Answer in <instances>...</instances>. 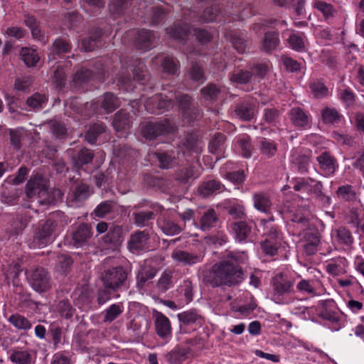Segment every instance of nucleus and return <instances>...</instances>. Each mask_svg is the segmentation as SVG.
Masks as SVG:
<instances>
[{"label":"nucleus","mask_w":364,"mask_h":364,"mask_svg":"<svg viewBox=\"0 0 364 364\" xmlns=\"http://www.w3.org/2000/svg\"><path fill=\"white\" fill-rule=\"evenodd\" d=\"M243 260L242 255L228 253L224 260L203 272V282L213 288L238 285L244 280V272L240 266Z\"/></svg>","instance_id":"nucleus-1"},{"label":"nucleus","mask_w":364,"mask_h":364,"mask_svg":"<svg viewBox=\"0 0 364 364\" xmlns=\"http://www.w3.org/2000/svg\"><path fill=\"white\" fill-rule=\"evenodd\" d=\"M25 274L29 286L37 293H46L52 289V277L46 268L40 266L32 267L26 270Z\"/></svg>","instance_id":"nucleus-2"},{"label":"nucleus","mask_w":364,"mask_h":364,"mask_svg":"<svg viewBox=\"0 0 364 364\" xmlns=\"http://www.w3.org/2000/svg\"><path fill=\"white\" fill-rule=\"evenodd\" d=\"M128 68L132 72V75L129 73L125 74L122 72L118 78V84L124 87L126 90H128L131 87L132 80L137 81L141 85H145L149 81V73L145 64L140 59L133 60L127 69L128 70Z\"/></svg>","instance_id":"nucleus-3"},{"label":"nucleus","mask_w":364,"mask_h":364,"mask_svg":"<svg viewBox=\"0 0 364 364\" xmlns=\"http://www.w3.org/2000/svg\"><path fill=\"white\" fill-rule=\"evenodd\" d=\"M176 127L168 119L156 121H149L141 124V133L147 140H154L160 136H164L175 132Z\"/></svg>","instance_id":"nucleus-4"},{"label":"nucleus","mask_w":364,"mask_h":364,"mask_svg":"<svg viewBox=\"0 0 364 364\" xmlns=\"http://www.w3.org/2000/svg\"><path fill=\"white\" fill-rule=\"evenodd\" d=\"M175 99L185 122L191 124L202 118L203 110L191 96L188 94H180L176 95Z\"/></svg>","instance_id":"nucleus-5"},{"label":"nucleus","mask_w":364,"mask_h":364,"mask_svg":"<svg viewBox=\"0 0 364 364\" xmlns=\"http://www.w3.org/2000/svg\"><path fill=\"white\" fill-rule=\"evenodd\" d=\"M128 273L122 266H117L109 268L102 274L101 279L103 285L117 291L122 288H126Z\"/></svg>","instance_id":"nucleus-6"},{"label":"nucleus","mask_w":364,"mask_h":364,"mask_svg":"<svg viewBox=\"0 0 364 364\" xmlns=\"http://www.w3.org/2000/svg\"><path fill=\"white\" fill-rule=\"evenodd\" d=\"M56 222L51 219H48L43 223H40L36 229L33 237V244L35 247L42 248L51 243L52 234L56 228Z\"/></svg>","instance_id":"nucleus-7"},{"label":"nucleus","mask_w":364,"mask_h":364,"mask_svg":"<svg viewBox=\"0 0 364 364\" xmlns=\"http://www.w3.org/2000/svg\"><path fill=\"white\" fill-rule=\"evenodd\" d=\"M302 240L305 242L304 250L307 255H314L318 251V247L321 243V233L315 225L304 229Z\"/></svg>","instance_id":"nucleus-8"},{"label":"nucleus","mask_w":364,"mask_h":364,"mask_svg":"<svg viewBox=\"0 0 364 364\" xmlns=\"http://www.w3.org/2000/svg\"><path fill=\"white\" fill-rule=\"evenodd\" d=\"M152 210H139L132 213L134 224L140 228L149 227L155 219L156 213H161L164 208L158 203L152 204L150 206Z\"/></svg>","instance_id":"nucleus-9"},{"label":"nucleus","mask_w":364,"mask_h":364,"mask_svg":"<svg viewBox=\"0 0 364 364\" xmlns=\"http://www.w3.org/2000/svg\"><path fill=\"white\" fill-rule=\"evenodd\" d=\"M173 106V100L163 94L155 95L149 98L145 104L146 110L152 114L162 113Z\"/></svg>","instance_id":"nucleus-10"},{"label":"nucleus","mask_w":364,"mask_h":364,"mask_svg":"<svg viewBox=\"0 0 364 364\" xmlns=\"http://www.w3.org/2000/svg\"><path fill=\"white\" fill-rule=\"evenodd\" d=\"M73 152L71 157L73 168L76 171H85V166L92 164L95 158L94 151L85 146L78 150H73Z\"/></svg>","instance_id":"nucleus-11"},{"label":"nucleus","mask_w":364,"mask_h":364,"mask_svg":"<svg viewBox=\"0 0 364 364\" xmlns=\"http://www.w3.org/2000/svg\"><path fill=\"white\" fill-rule=\"evenodd\" d=\"M234 113L235 116L243 122H250L256 114V102L245 98L235 105Z\"/></svg>","instance_id":"nucleus-12"},{"label":"nucleus","mask_w":364,"mask_h":364,"mask_svg":"<svg viewBox=\"0 0 364 364\" xmlns=\"http://www.w3.org/2000/svg\"><path fill=\"white\" fill-rule=\"evenodd\" d=\"M150 235L146 230H136L131 234L127 248L132 252H139L148 248Z\"/></svg>","instance_id":"nucleus-13"},{"label":"nucleus","mask_w":364,"mask_h":364,"mask_svg":"<svg viewBox=\"0 0 364 364\" xmlns=\"http://www.w3.org/2000/svg\"><path fill=\"white\" fill-rule=\"evenodd\" d=\"M71 50L72 45L69 41L63 38H58L48 48V60L52 61L63 58L65 54L70 53Z\"/></svg>","instance_id":"nucleus-14"},{"label":"nucleus","mask_w":364,"mask_h":364,"mask_svg":"<svg viewBox=\"0 0 364 364\" xmlns=\"http://www.w3.org/2000/svg\"><path fill=\"white\" fill-rule=\"evenodd\" d=\"M124 239V234L122 226L114 224H112L107 234L102 237L103 243L113 249L121 246Z\"/></svg>","instance_id":"nucleus-15"},{"label":"nucleus","mask_w":364,"mask_h":364,"mask_svg":"<svg viewBox=\"0 0 364 364\" xmlns=\"http://www.w3.org/2000/svg\"><path fill=\"white\" fill-rule=\"evenodd\" d=\"M172 259L184 266H193L203 262V256L186 250H174L171 254Z\"/></svg>","instance_id":"nucleus-16"},{"label":"nucleus","mask_w":364,"mask_h":364,"mask_svg":"<svg viewBox=\"0 0 364 364\" xmlns=\"http://www.w3.org/2000/svg\"><path fill=\"white\" fill-rule=\"evenodd\" d=\"M159 228L167 236H174L180 234L183 228L172 218L166 215H161L156 221Z\"/></svg>","instance_id":"nucleus-17"},{"label":"nucleus","mask_w":364,"mask_h":364,"mask_svg":"<svg viewBox=\"0 0 364 364\" xmlns=\"http://www.w3.org/2000/svg\"><path fill=\"white\" fill-rule=\"evenodd\" d=\"M230 232L239 242H246L252 232L251 226L245 220H237L229 224Z\"/></svg>","instance_id":"nucleus-18"},{"label":"nucleus","mask_w":364,"mask_h":364,"mask_svg":"<svg viewBox=\"0 0 364 364\" xmlns=\"http://www.w3.org/2000/svg\"><path fill=\"white\" fill-rule=\"evenodd\" d=\"M294 281L288 279L282 273L275 275L272 278L274 294L283 296L293 291Z\"/></svg>","instance_id":"nucleus-19"},{"label":"nucleus","mask_w":364,"mask_h":364,"mask_svg":"<svg viewBox=\"0 0 364 364\" xmlns=\"http://www.w3.org/2000/svg\"><path fill=\"white\" fill-rule=\"evenodd\" d=\"M155 156L160 168L170 169L178 164V154L176 151H160L156 152Z\"/></svg>","instance_id":"nucleus-20"},{"label":"nucleus","mask_w":364,"mask_h":364,"mask_svg":"<svg viewBox=\"0 0 364 364\" xmlns=\"http://www.w3.org/2000/svg\"><path fill=\"white\" fill-rule=\"evenodd\" d=\"M288 114L291 122L294 127L305 129L309 126L310 116L301 107L291 108Z\"/></svg>","instance_id":"nucleus-21"},{"label":"nucleus","mask_w":364,"mask_h":364,"mask_svg":"<svg viewBox=\"0 0 364 364\" xmlns=\"http://www.w3.org/2000/svg\"><path fill=\"white\" fill-rule=\"evenodd\" d=\"M154 326L156 332L161 338L167 339L171 336L172 332L171 322L162 313H156Z\"/></svg>","instance_id":"nucleus-22"},{"label":"nucleus","mask_w":364,"mask_h":364,"mask_svg":"<svg viewBox=\"0 0 364 364\" xmlns=\"http://www.w3.org/2000/svg\"><path fill=\"white\" fill-rule=\"evenodd\" d=\"M92 236V228L85 223L80 224L73 232L72 241L75 247L85 244Z\"/></svg>","instance_id":"nucleus-23"},{"label":"nucleus","mask_w":364,"mask_h":364,"mask_svg":"<svg viewBox=\"0 0 364 364\" xmlns=\"http://www.w3.org/2000/svg\"><path fill=\"white\" fill-rule=\"evenodd\" d=\"M279 38L277 31H269L264 33L259 44V49L264 53H270L279 45Z\"/></svg>","instance_id":"nucleus-24"},{"label":"nucleus","mask_w":364,"mask_h":364,"mask_svg":"<svg viewBox=\"0 0 364 364\" xmlns=\"http://www.w3.org/2000/svg\"><path fill=\"white\" fill-rule=\"evenodd\" d=\"M9 358L13 364H32V350L30 349L14 348L9 352Z\"/></svg>","instance_id":"nucleus-25"},{"label":"nucleus","mask_w":364,"mask_h":364,"mask_svg":"<svg viewBox=\"0 0 364 364\" xmlns=\"http://www.w3.org/2000/svg\"><path fill=\"white\" fill-rule=\"evenodd\" d=\"M154 39L153 32L145 28L138 30L134 37L136 48L141 50H149L152 46Z\"/></svg>","instance_id":"nucleus-26"},{"label":"nucleus","mask_w":364,"mask_h":364,"mask_svg":"<svg viewBox=\"0 0 364 364\" xmlns=\"http://www.w3.org/2000/svg\"><path fill=\"white\" fill-rule=\"evenodd\" d=\"M225 189L223 184L218 180H209L203 181L198 188V191L200 196L204 198L219 193Z\"/></svg>","instance_id":"nucleus-27"},{"label":"nucleus","mask_w":364,"mask_h":364,"mask_svg":"<svg viewBox=\"0 0 364 364\" xmlns=\"http://www.w3.org/2000/svg\"><path fill=\"white\" fill-rule=\"evenodd\" d=\"M62 196L63 193L60 189L46 187L38 197V201L41 205H52L61 200Z\"/></svg>","instance_id":"nucleus-28"},{"label":"nucleus","mask_w":364,"mask_h":364,"mask_svg":"<svg viewBox=\"0 0 364 364\" xmlns=\"http://www.w3.org/2000/svg\"><path fill=\"white\" fill-rule=\"evenodd\" d=\"M320 168L327 174H333L338 168L337 161L334 156L328 151L321 153L316 157Z\"/></svg>","instance_id":"nucleus-29"},{"label":"nucleus","mask_w":364,"mask_h":364,"mask_svg":"<svg viewBox=\"0 0 364 364\" xmlns=\"http://www.w3.org/2000/svg\"><path fill=\"white\" fill-rule=\"evenodd\" d=\"M226 136L224 134L217 132L210 141L208 144L209 151L218 157L224 156L225 150Z\"/></svg>","instance_id":"nucleus-30"},{"label":"nucleus","mask_w":364,"mask_h":364,"mask_svg":"<svg viewBox=\"0 0 364 364\" xmlns=\"http://www.w3.org/2000/svg\"><path fill=\"white\" fill-rule=\"evenodd\" d=\"M200 93L204 101L213 104L218 100L221 88L215 83L209 82L200 89Z\"/></svg>","instance_id":"nucleus-31"},{"label":"nucleus","mask_w":364,"mask_h":364,"mask_svg":"<svg viewBox=\"0 0 364 364\" xmlns=\"http://www.w3.org/2000/svg\"><path fill=\"white\" fill-rule=\"evenodd\" d=\"M167 33L178 41H183L188 36L190 28L188 25L183 21L175 22L171 26L166 29Z\"/></svg>","instance_id":"nucleus-32"},{"label":"nucleus","mask_w":364,"mask_h":364,"mask_svg":"<svg viewBox=\"0 0 364 364\" xmlns=\"http://www.w3.org/2000/svg\"><path fill=\"white\" fill-rule=\"evenodd\" d=\"M219 221L218 216L214 209L205 210L200 219V229L207 231L215 228Z\"/></svg>","instance_id":"nucleus-33"},{"label":"nucleus","mask_w":364,"mask_h":364,"mask_svg":"<svg viewBox=\"0 0 364 364\" xmlns=\"http://www.w3.org/2000/svg\"><path fill=\"white\" fill-rule=\"evenodd\" d=\"M312 216L308 209H299L290 215L289 220L292 223L299 225L301 228L306 229L313 225L310 223Z\"/></svg>","instance_id":"nucleus-34"},{"label":"nucleus","mask_w":364,"mask_h":364,"mask_svg":"<svg viewBox=\"0 0 364 364\" xmlns=\"http://www.w3.org/2000/svg\"><path fill=\"white\" fill-rule=\"evenodd\" d=\"M105 125L103 123H94L85 132L84 139L91 145L96 144L98 137L105 132Z\"/></svg>","instance_id":"nucleus-35"},{"label":"nucleus","mask_w":364,"mask_h":364,"mask_svg":"<svg viewBox=\"0 0 364 364\" xmlns=\"http://www.w3.org/2000/svg\"><path fill=\"white\" fill-rule=\"evenodd\" d=\"M102 36L100 28H95L90 36L82 40V46L85 51L90 52L98 48Z\"/></svg>","instance_id":"nucleus-36"},{"label":"nucleus","mask_w":364,"mask_h":364,"mask_svg":"<svg viewBox=\"0 0 364 364\" xmlns=\"http://www.w3.org/2000/svg\"><path fill=\"white\" fill-rule=\"evenodd\" d=\"M112 125L116 131L127 129L131 126L129 113L124 109L118 111L114 117Z\"/></svg>","instance_id":"nucleus-37"},{"label":"nucleus","mask_w":364,"mask_h":364,"mask_svg":"<svg viewBox=\"0 0 364 364\" xmlns=\"http://www.w3.org/2000/svg\"><path fill=\"white\" fill-rule=\"evenodd\" d=\"M188 353V348L176 346L172 350L166 353L165 357L171 364H181L186 359Z\"/></svg>","instance_id":"nucleus-38"},{"label":"nucleus","mask_w":364,"mask_h":364,"mask_svg":"<svg viewBox=\"0 0 364 364\" xmlns=\"http://www.w3.org/2000/svg\"><path fill=\"white\" fill-rule=\"evenodd\" d=\"M45 188L46 186L43 183V180L41 177L31 178L26 186V193L29 198L36 195L38 197Z\"/></svg>","instance_id":"nucleus-39"},{"label":"nucleus","mask_w":364,"mask_h":364,"mask_svg":"<svg viewBox=\"0 0 364 364\" xmlns=\"http://www.w3.org/2000/svg\"><path fill=\"white\" fill-rule=\"evenodd\" d=\"M120 100L112 92H106L102 97L101 101V107L107 113L114 112L120 106Z\"/></svg>","instance_id":"nucleus-40"},{"label":"nucleus","mask_w":364,"mask_h":364,"mask_svg":"<svg viewBox=\"0 0 364 364\" xmlns=\"http://www.w3.org/2000/svg\"><path fill=\"white\" fill-rule=\"evenodd\" d=\"M323 185L321 181H318L316 183L311 186L310 192L314 198L319 201L323 205L329 206L331 204V198L329 196L326 195L323 191Z\"/></svg>","instance_id":"nucleus-41"},{"label":"nucleus","mask_w":364,"mask_h":364,"mask_svg":"<svg viewBox=\"0 0 364 364\" xmlns=\"http://www.w3.org/2000/svg\"><path fill=\"white\" fill-rule=\"evenodd\" d=\"M56 311L61 317L70 320L75 314V309L68 299L60 300L56 304Z\"/></svg>","instance_id":"nucleus-42"},{"label":"nucleus","mask_w":364,"mask_h":364,"mask_svg":"<svg viewBox=\"0 0 364 364\" xmlns=\"http://www.w3.org/2000/svg\"><path fill=\"white\" fill-rule=\"evenodd\" d=\"M336 195L338 199L345 202H353L357 199V194L354 188L349 184L339 186L336 191Z\"/></svg>","instance_id":"nucleus-43"},{"label":"nucleus","mask_w":364,"mask_h":364,"mask_svg":"<svg viewBox=\"0 0 364 364\" xmlns=\"http://www.w3.org/2000/svg\"><path fill=\"white\" fill-rule=\"evenodd\" d=\"M8 321L16 328L20 331H27L32 328V323L31 321L24 316L17 313L11 315L8 318Z\"/></svg>","instance_id":"nucleus-44"},{"label":"nucleus","mask_w":364,"mask_h":364,"mask_svg":"<svg viewBox=\"0 0 364 364\" xmlns=\"http://www.w3.org/2000/svg\"><path fill=\"white\" fill-rule=\"evenodd\" d=\"M195 168L193 166H188L178 169L175 173V180L181 184H187L192 178H196Z\"/></svg>","instance_id":"nucleus-45"},{"label":"nucleus","mask_w":364,"mask_h":364,"mask_svg":"<svg viewBox=\"0 0 364 364\" xmlns=\"http://www.w3.org/2000/svg\"><path fill=\"white\" fill-rule=\"evenodd\" d=\"M90 194V186L86 183H81L75 187L71 199L75 202H82L87 199Z\"/></svg>","instance_id":"nucleus-46"},{"label":"nucleus","mask_w":364,"mask_h":364,"mask_svg":"<svg viewBox=\"0 0 364 364\" xmlns=\"http://www.w3.org/2000/svg\"><path fill=\"white\" fill-rule=\"evenodd\" d=\"M255 208L265 213H269L272 206V202L268 196L263 193H256L253 196Z\"/></svg>","instance_id":"nucleus-47"},{"label":"nucleus","mask_w":364,"mask_h":364,"mask_svg":"<svg viewBox=\"0 0 364 364\" xmlns=\"http://www.w3.org/2000/svg\"><path fill=\"white\" fill-rule=\"evenodd\" d=\"M291 162L299 173H307L311 162V155L309 154L299 153L295 158L291 159Z\"/></svg>","instance_id":"nucleus-48"},{"label":"nucleus","mask_w":364,"mask_h":364,"mask_svg":"<svg viewBox=\"0 0 364 364\" xmlns=\"http://www.w3.org/2000/svg\"><path fill=\"white\" fill-rule=\"evenodd\" d=\"M48 97L45 94L36 92L28 97L26 105L33 110H39L47 103Z\"/></svg>","instance_id":"nucleus-49"},{"label":"nucleus","mask_w":364,"mask_h":364,"mask_svg":"<svg viewBox=\"0 0 364 364\" xmlns=\"http://www.w3.org/2000/svg\"><path fill=\"white\" fill-rule=\"evenodd\" d=\"M309 88L314 97L321 99L327 97L328 89L321 79L314 80L309 82Z\"/></svg>","instance_id":"nucleus-50"},{"label":"nucleus","mask_w":364,"mask_h":364,"mask_svg":"<svg viewBox=\"0 0 364 364\" xmlns=\"http://www.w3.org/2000/svg\"><path fill=\"white\" fill-rule=\"evenodd\" d=\"M314 8L319 11L323 16L325 20L335 17L337 10L331 4L322 1H315Z\"/></svg>","instance_id":"nucleus-51"},{"label":"nucleus","mask_w":364,"mask_h":364,"mask_svg":"<svg viewBox=\"0 0 364 364\" xmlns=\"http://www.w3.org/2000/svg\"><path fill=\"white\" fill-rule=\"evenodd\" d=\"M335 237L339 243L346 246H351L354 241L352 233L344 226L338 227L335 230Z\"/></svg>","instance_id":"nucleus-52"},{"label":"nucleus","mask_w":364,"mask_h":364,"mask_svg":"<svg viewBox=\"0 0 364 364\" xmlns=\"http://www.w3.org/2000/svg\"><path fill=\"white\" fill-rule=\"evenodd\" d=\"M188 76L194 82H203L206 80L204 70L198 62L192 63L188 71Z\"/></svg>","instance_id":"nucleus-53"},{"label":"nucleus","mask_w":364,"mask_h":364,"mask_svg":"<svg viewBox=\"0 0 364 364\" xmlns=\"http://www.w3.org/2000/svg\"><path fill=\"white\" fill-rule=\"evenodd\" d=\"M123 312L122 304L110 305L104 312L103 322L111 323L118 318Z\"/></svg>","instance_id":"nucleus-54"},{"label":"nucleus","mask_w":364,"mask_h":364,"mask_svg":"<svg viewBox=\"0 0 364 364\" xmlns=\"http://www.w3.org/2000/svg\"><path fill=\"white\" fill-rule=\"evenodd\" d=\"M20 55L21 59L28 67L35 66L39 60L36 51L28 48H22Z\"/></svg>","instance_id":"nucleus-55"},{"label":"nucleus","mask_w":364,"mask_h":364,"mask_svg":"<svg viewBox=\"0 0 364 364\" xmlns=\"http://www.w3.org/2000/svg\"><path fill=\"white\" fill-rule=\"evenodd\" d=\"M116 203L112 200H105L100 203L94 210L95 216L105 218L107 214L113 212Z\"/></svg>","instance_id":"nucleus-56"},{"label":"nucleus","mask_w":364,"mask_h":364,"mask_svg":"<svg viewBox=\"0 0 364 364\" xmlns=\"http://www.w3.org/2000/svg\"><path fill=\"white\" fill-rule=\"evenodd\" d=\"M66 76L63 68L61 65H58L56 68L53 71L50 76L51 82L55 85V87L61 89L65 86Z\"/></svg>","instance_id":"nucleus-57"},{"label":"nucleus","mask_w":364,"mask_h":364,"mask_svg":"<svg viewBox=\"0 0 364 364\" xmlns=\"http://www.w3.org/2000/svg\"><path fill=\"white\" fill-rule=\"evenodd\" d=\"M281 112L275 107H267L263 111L262 120L267 124H274L279 120Z\"/></svg>","instance_id":"nucleus-58"},{"label":"nucleus","mask_w":364,"mask_h":364,"mask_svg":"<svg viewBox=\"0 0 364 364\" xmlns=\"http://www.w3.org/2000/svg\"><path fill=\"white\" fill-rule=\"evenodd\" d=\"M288 43L291 49L297 52H303L306 49L305 42L301 35L293 33L288 40Z\"/></svg>","instance_id":"nucleus-59"},{"label":"nucleus","mask_w":364,"mask_h":364,"mask_svg":"<svg viewBox=\"0 0 364 364\" xmlns=\"http://www.w3.org/2000/svg\"><path fill=\"white\" fill-rule=\"evenodd\" d=\"M252 73L249 70H240L230 75V80L237 84H247L251 81Z\"/></svg>","instance_id":"nucleus-60"},{"label":"nucleus","mask_w":364,"mask_h":364,"mask_svg":"<svg viewBox=\"0 0 364 364\" xmlns=\"http://www.w3.org/2000/svg\"><path fill=\"white\" fill-rule=\"evenodd\" d=\"M28 172V168L25 166H22L18 168L15 176H9L7 178L6 182L15 186L21 184L26 180Z\"/></svg>","instance_id":"nucleus-61"},{"label":"nucleus","mask_w":364,"mask_h":364,"mask_svg":"<svg viewBox=\"0 0 364 364\" xmlns=\"http://www.w3.org/2000/svg\"><path fill=\"white\" fill-rule=\"evenodd\" d=\"M166 12L160 7H152L150 10V16L145 21L146 23L155 26L160 23L166 16Z\"/></svg>","instance_id":"nucleus-62"},{"label":"nucleus","mask_w":364,"mask_h":364,"mask_svg":"<svg viewBox=\"0 0 364 364\" xmlns=\"http://www.w3.org/2000/svg\"><path fill=\"white\" fill-rule=\"evenodd\" d=\"M73 262V261L70 256L61 255L57 258L56 267L62 274H67L71 268Z\"/></svg>","instance_id":"nucleus-63"},{"label":"nucleus","mask_w":364,"mask_h":364,"mask_svg":"<svg viewBox=\"0 0 364 364\" xmlns=\"http://www.w3.org/2000/svg\"><path fill=\"white\" fill-rule=\"evenodd\" d=\"M261 153L267 158L272 157L277 152V147L274 141L263 139L259 142Z\"/></svg>","instance_id":"nucleus-64"}]
</instances>
